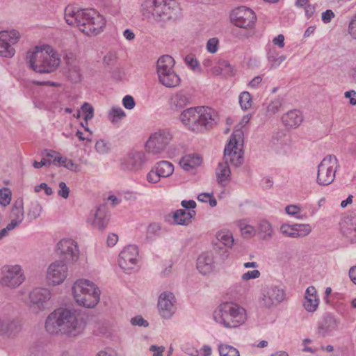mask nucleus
Segmentation results:
<instances>
[{
  "instance_id": "1a4fd4ad",
  "label": "nucleus",
  "mask_w": 356,
  "mask_h": 356,
  "mask_svg": "<svg viewBox=\"0 0 356 356\" xmlns=\"http://www.w3.org/2000/svg\"><path fill=\"white\" fill-rule=\"evenodd\" d=\"M338 160L334 155H327L318 165L316 182L321 186H327L332 184L335 178L338 168Z\"/></svg>"
},
{
  "instance_id": "e2e57ef3",
  "label": "nucleus",
  "mask_w": 356,
  "mask_h": 356,
  "mask_svg": "<svg viewBox=\"0 0 356 356\" xmlns=\"http://www.w3.org/2000/svg\"><path fill=\"white\" fill-rule=\"evenodd\" d=\"M160 229L161 227L158 223H152L147 227V235L150 236L155 235L160 231Z\"/></svg>"
},
{
  "instance_id": "79ce46f5",
  "label": "nucleus",
  "mask_w": 356,
  "mask_h": 356,
  "mask_svg": "<svg viewBox=\"0 0 356 356\" xmlns=\"http://www.w3.org/2000/svg\"><path fill=\"white\" fill-rule=\"evenodd\" d=\"M42 207L38 202H31L27 212V218L31 220L38 218L42 212Z\"/></svg>"
},
{
  "instance_id": "dca6fc26",
  "label": "nucleus",
  "mask_w": 356,
  "mask_h": 356,
  "mask_svg": "<svg viewBox=\"0 0 356 356\" xmlns=\"http://www.w3.org/2000/svg\"><path fill=\"white\" fill-rule=\"evenodd\" d=\"M286 299L285 291L277 286L270 285L262 291L261 303L266 308L277 307Z\"/></svg>"
},
{
  "instance_id": "423d86ee",
  "label": "nucleus",
  "mask_w": 356,
  "mask_h": 356,
  "mask_svg": "<svg viewBox=\"0 0 356 356\" xmlns=\"http://www.w3.org/2000/svg\"><path fill=\"white\" fill-rule=\"evenodd\" d=\"M72 293L77 304L87 308L94 307L100 300L99 289L88 280L76 281L72 286Z\"/></svg>"
},
{
  "instance_id": "c9c22d12",
  "label": "nucleus",
  "mask_w": 356,
  "mask_h": 356,
  "mask_svg": "<svg viewBox=\"0 0 356 356\" xmlns=\"http://www.w3.org/2000/svg\"><path fill=\"white\" fill-rule=\"evenodd\" d=\"M218 350L220 356H240L238 349L228 344H218Z\"/></svg>"
},
{
  "instance_id": "9b49d317",
  "label": "nucleus",
  "mask_w": 356,
  "mask_h": 356,
  "mask_svg": "<svg viewBox=\"0 0 356 356\" xmlns=\"http://www.w3.org/2000/svg\"><path fill=\"white\" fill-rule=\"evenodd\" d=\"M172 139V135L166 129L152 133L145 143L146 151L152 154L163 152Z\"/></svg>"
},
{
  "instance_id": "aec40b11",
  "label": "nucleus",
  "mask_w": 356,
  "mask_h": 356,
  "mask_svg": "<svg viewBox=\"0 0 356 356\" xmlns=\"http://www.w3.org/2000/svg\"><path fill=\"white\" fill-rule=\"evenodd\" d=\"M20 330V323L15 318L4 314H0V336L13 337Z\"/></svg>"
},
{
  "instance_id": "72a5a7b5",
  "label": "nucleus",
  "mask_w": 356,
  "mask_h": 356,
  "mask_svg": "<svg viewBox=\"0 0 356 356\" xmlns=\"http://www.w3.org/2000/svg\"><path fill=\"white\" fill-rule=\"evenodd\" d=\"M156 172L160 174L161 178H166L171 176L174 172V165L168 161H161L154 165Z\"/></svg>"
},
{
  "instance_id": "2f4dec72",
  "label": "nucleus",
  "mask_w": 356,
  "mask_h": 356,
  "mask_svg": "<svg viewBox=\"0 0 356 356\" xmlns=\"http://www.w3.org/2000/svg\"><path fill=\"white\" fill-rule=\"evenodd\" d=\"M175 60L169 55H163L159 57L156 63V73L159 74L163 71L170 70L175 67Z\"/></svg>"
},
{
  "instance_id": "2eb2a0df",
  "label": "nucleus",
  "mask_w": 356,
  "mask_h": 356,
  "mask_svg": "<svg viewBox=\"0 0 356 356\" xmlns=\"http://www.w3.org/2000/svg\"><path fill=\"white\" fill-rule=\"evenodd\" d=\"M138 247L134 245H129L120 252L118 264L124 272L131 273L138 268Z\"/></svg>"
},
{
  "instance_id": "e433bc0d",
  "label": "nucleus",
  "mask_w": 356,
  "mask_h": 356,
  "mask_svg": "<svg viewBox=\"0 0 356 356\" xmlns=\"http://www.w3.org/2000/svg\"><path fill=\"white\" fill-rule=\"evenodd\" d=\"M125 117L124 111L120 107H113L109 112L108 118L114 124H118Z\"/></svg>"
},
{
  "instance_id": "603ef678",
  "label": "nucleus",
  "mask_w": 356,
  "mask_h": 356,
  "mask_svg": "<svg viewBox=\"0 0 356 356\" xmlns=\"http://www.w3.org/2000/svg\"><path fill=\"white\" fill-rule=\"evenodd\" d=\"M219 40L217 38H210L207 42V50L211 53L214 54L218 49Z\"/></svg>"
},
{
  "instance_id": "473e14b6",
  "label": "nucleus",
  "mask_w": 356,
  "mask_h": 356,
  "mask_svg": "<svg viewBox=\"0 0 356 356\" xmlns=\"http://www.w3.org/2000/svg\"><path fill=\"white\" fill-rule=\"evenodd\" d=\"M216 173L218 181L220 184L229 181L231 174L229 164L225 161L219 163Z\"/></svg>"
},
{
  "instance_id": "ea45409f",
  "label": "nucleus",
  "mask_w": 356,
  "mask_h": 356,
  "mask_svg": "<svg viewBox=\"0 0 356 356\" xmlns=\"http://www.w3.org/2000/svg\"><path fill=\"white\" fill-rule=\"evenodd\" d=\"M319 305V299L318 298H304L302 302L303 307L308 312H314Z\"/></svg>"
},
{
  "instance_id": "864d4df0",
  "label": "nucleus",
  "mask_w": 356,
  "mask_h": 356,
  "mask_svg": "<svg viewBox=\"0 0 356 356\" xmlns=\"http://www.w3.org/2000/svg\"><path fill=\"white\" fill-rule=\"evenodd\" d=\"M282 101L280 99H275L267 106V112L270 114H275L280 111Z\"/></svg>"
},
{
  "instance_id": "a878e982",
  "label": "nucleus",
  "mask_w": 356,
  "mask_h": 356,
  "mask_svg": "<svg viewBox=\"0 0 356 356\" xmlns=\"http://www.w3.org/2000/svg\"><path fill=\"white\" fill-rule=\"evenodd\" d=\"M343 234L352 243H356V216L347 217L341 223Z\"/></svg>"
},
{
  "instance_id": "7ed1b4c3",
  "label": "nucleus",
  "mask_w": 356,
  "mask_h": 356,
  "mask_svg": "<svg viewBox=\"0 0 356 356\" xmlns=\"http://www.w3.org/2000/svg\"><path fill=\"white\" fill-rule=\"evenodd\" d=\"M217 119L216 111L204 106L186 108L179 115V120L184 127L197 133H202L213 128L217 123Z\"/></svg>"
},
{
  "instance_id": "c03bdc74",
  "label": "nucleus",
  "mask_w": 356,
  "mask_h": 356,
  "mask_svg": "<svg viewBox=\"0 0 356 356\" xmlns=\"http://www.w3.org/2000/svg\"><path fill=\"white\" fill-rule=\"evenodd\" d=\"M239 103L243 110H248L252 106V100L248 92H243L239 96Z\"/></svg>"
},
{
  "instance_id": "c756f323",
  "label": "nucleus",
  "mask_w": 356,
  "mask_h": 356,
  "mask_svg": "<svg viewBox=\"0 0 356 356\" xmlns=\"http://www.w3.org/2000/svg\"><path fill=\"white\" fill-rule=\"evenodd\" d=\"M202 158L198 154H186L183 156L179 164L181 168L188 172H193V170L202 164Z\"/></svg>"
},
{
  "instance_id": "0eeeda50",
  "label": "nucleus",
  "mask_w": 356,
  "mask_h": 356,
  "mask_svg": "<svg viewBox=\"0 0 356 356\" xmlns=\"http://www.w3.org/2000/svg\"><path fill=\"white\" fill-rule=\"evenodd\" d=\"M243 132L236 129L230 136L228 144L224 149L223 159L235 167L240 166L243 162Z\"/></svg>"
},
{
  "instance_id": "6e6552de",
  "label": "nucleus",
  "mask_w": 356,
  "mask_h": 356,
  "mask_svg": "<svg viewBox=\"0 0 356 356\" xmlns=\"http://www.w3.org/2000/svg\"><path fill=\"white\" fill-rule=\"evenodd\" d=\"M172 2V0H145L141 6L143 14L158 21L169 19Z\"/></svg>"
},
{
  "instance_id": "338daca9",
  "label": "nucleus",
  "mask_w": 356,
  "mask_h": 356,
  "mask_svg": "<svg viewBox=\"0 0 356 356\" xmlns=\"http://www.w3.org/2000/svg\"><path fill=\"white\" fill-rule=\"evenodd\" d=\"M345 97L346 98H349L350 99V104L351 105H356V98H355V96H356V92L353 90H349V91H346L344 94Z\"/></svg>"
},
{
  "instance_id": "3c124183",
  "label": "nucleus",
  "mask_w": 356,
  "mask_h": 356,
  "mask_svg": "<svg viewBox=\"0 0 356 356\" xmlns=\"http://www.w3.org/2000/svg\"><path fill=\"white\" fill-rule=\"evenodd\" d=\"M161 178L160 174L156 172V169L154 166L152 167L147 175V181L151 184H156L159 182Z\"/></svg>"
},
{
  "instance_id": "39448f33",
  "label": "nucleus",
  "mask_w": 356,
  "mask_h": 356,
  "mask_svg": "<svg viewBox=\"0 0 356 356\" xmlns=\"http://www.w3.org/2000/svg\"><path fill=\"white\" fill-rule=\"evenodd\" d=\"M214 321L226 328H236L247 320L245 309L233 302L221 303L213 314Z\"/></svg>"
},
{
  "instance_id": "052dcab7",
  "label": "nucleus",
  "mask_w": 356,
  "mask_h": 356,
  "mask_svg": "<svg viewBox=\"0 0 356 356\" xmlns=\"http://www.w3.org/2000/svg\"><path fill=\"white\" fill-rule=\"evenodd\" d=\"M122 104L125 108L131 110L135 106V101L133 97L126 95L122 99Z\"/></svg>"
},
{
  "instance_id": "bf43d9fd",
  "label": "nucleus",
  "mask_w": 356,
  "mask_h": 356,
  "mask_svg": "<svg viewBox=\"0 0 356 356\" xmlns=\"http://www.w3.org/2000/svg\"><path fill=\"white\" fill-rule=\"evenodd\" d=\"M334 17V13L330 9L326 10L321 14V19L324 24L330 23Z\"/></svg>"
},
{
  "instance_id": "6e6d98bb",
  "label": "nucleus",
  "mask_w": 356,
  "mask_h": 356,
  "mask_svg": "<svg viewBox=\"0 0 356 356\" xmlns=\"http://www.w3.org/2000/svg\"><path fill=\"white\" fill-rule=\"evenodd\" d=\"M59 190L58 194L59 196L64 199H67L69 197L70 188L67 186L66 184L63 181H60L58 184Z\"/></svg>"
},
{
  "instance_id": "774afa93",
  "label": "nucleus",
  "mask_w": 356,
  "mask_h": 356,
  "mask_svg": "<svg viewBox=\"0 0 356 356\" xmlns=\"http://www.w3.org/2000/svg\"><path fill=\"white\" fill-rule=\"evenodd\" d=\"M273 42L280 48H283L284 47V36L282 34L278 35L273 40Z\"/></svg>"
},
{
  "instance_id": "0e129e2a",
  "label": "nucleus",
  "mask_w": 356,
  "mask_h": 356,
  "mask_svg": "<svg viewBox=\"0 0 356 356\" xmlns=\"http://www.w3.org/2000/svg\"><path fill=\"white\" fill-rule=\"evenodd\" d=\"M348 32L353 38L356 39V16L349 23Z\"/></svg>"
},
{
  "instance_id": "4be33fe9",
  "label": "nucleus",
  "mask_w": 356,
  "mask_h": 356,
  "mask_svg": "<svg viewBox=\"0 0 356 356\" xmlns=\"http://www.w3.org/2000/svg\"><path fill=\"white\" fill-rule=\"evenodd\" d=\"M339 325V321L332 314H326L323 319L318 322L317 333L323 337L330 335L336 330Z\"/></svg>"
},
{
  "instance_id": "680f3d73",
  "label": "nucleus",
  "mask_w": 356,
  "mask_h": 356,
  "mask_svg": "<svg viewBox=\"0 0 356 356\" xmlns=\"http://www.w3.org/2000/svg\"><path fill=\"white\" fill-rule=\"evenodd\" d=\"M131 323L133 325L147 327L149 323L142 316H137L131 319Z\"/></svg>"
},
{
  "instance_id": "5701e85b",
  "label": "nucleus",
  "mask_w": 356,
  "mask_h": 356,
  "mask_svg": "<svg viewBox=\"0 0 356 356\" xmlns=\"http://www.w3.org/2000/svg\"><path fill=\"white\" fill-rule=\"evenodd\" d=\"M92 220L88 219L94 228L99 230L104 229L109 221V215L106 208L104 206H100L97 209L93 214H92Z\"/></svg>"
},
{
  "instance_id": "c85d7f7f",
  "label": "nucleus",
  "mask_w": 356,
  "mask_h": 356,
  "mask_svg": "<svg viewBox=\"0 0 356 356\" xmlns=\"http://www.w3.org/2000/svg\"><path fill=\"white\" fill-rule=\"evenodd\" d=\"M282 120L284 126L289 128H296L300 125L303 118L300 111L294 109L283 115Z\"/></svg>"
},
{
  "instance_id": "7c9ffc66",
  "label": "nucleus",
  "mask_w": 356,
  "mask_h": 356,
  "mask_svg": "<svg viewBox=\"0 0 356 356\" xmlns=\"http://www.w3.org/2000/svg\"><path fill=\"white\" fill-rule=\"evenodd\" d=\"M195 215V211L193 210L186 211L184 209H179L174 213L173 218L177 225H186L191 222Z\"/></svg>"
},
{
  "instance_id": "8fccbe9b",
  "label": "nucleus",
  "mask_w": 356,
  "mask_h": 356,
  "mask_svg": "<svg viewBox=\"0 0 356 356\" xmlns=\"http://www.w3.org/2000/svg\"><path fill=\"white\" fill-rule=\"evenodd\" d=\"M280 232L285 236L290 238H296L294 224H283L280 226Z\"/></svg>"
},
{
  "instance_id": "f03ea898",
  "label": "nucleus",
  "mask_w": 356,
  "mask_h": 356,
  "mask_svg": "<svg viewBox=\"0 0 356 356\" xmlns=\"http://www.w3.org/2000/svg\"><path fill=\"white\" fill-rule=\"evenodd\" d=\"M64 17L67 24L77 27L87 35L100 33L106 24L104 17L94 9H81L67 6Z\"/></svg>"
},
{
  "instance_id": "393cba45",
  "label": "nucleus",
  "mask_w": 356,
  "mask_h": 356,
  "mask_svg": "<svg viewBox=\"0 0 356 356\" xmlns=\"http://www.w3.org/2000/svg\"><path fill=\"white\" fill-rule=\"evenodd\" d=\"M214 268L213 254L207 252L201 254L197 259V269L203 275H207Z\"/></svg>"
},
{
  "instance_id": "4c0bfd02",
  "label": "nucleus",
  "mask_w": 356,
  "mask_h": 356,
  "mask_svg": "<svg viewBox=\"0 0 356 356\" xmlns=\"http://www.w3.org/2000/svg\"><path fill=\"white\" fill-rule=\"evenodd\" d=\"M216 238L220 243L225 247L231 248L234 243L232 234L229 232H219L216 234Z\"/></svg>"
},
{
  "instance_id": "4468645a",
  "label": "nucleus",
  "mask_w": 356,
  "mask_h": 356,
  "mask_svg": "<svg viewBox=\"0 0 356 356\" xmlns=\"http://www.w3.org/2000/svg\"><path fill=\"white\" fill-rule=\"evenodd\" d=\"M56 254L67 263H75L79 258L77 243L72 238H63L56 245Z\"/></svg>"
},
{
  "instance_id": "49530a36",
  "label": "nucleus",
  "mask_w": 356,
  "mask_h": 356,
  "mask_svg": "<svg viewBox=\"0 0 356 356\" xmlns=\"http://www.w3.org/2000/svg\"><path fill=\"white\" fill-rule=\"evenodd\" d=\"M11 201V192L8 188L0 189V204L3 207L8 206Z\"/></svg>"
},
{
  "instance_id": "a18cd8bd",
  "label": "nucleus",
  "mask_w": 356,
  "mask_h": 356,
  "mask_svg": "<svg viewBox=\"0 0 356 356\" xmlns=\"http://www.w3.org/2000/svg\"><path fill=\"white\" fill-rule=\"evenodd\" d=\"M184 61L190 69H191L194 72H201V67L199 64V62L195 58V56L192 54L187 55L185 58Z\"/></svg>"
},
{
  "instance_id": "f257e3e1",
  "label": "nucleus",
  "mask_w": 356,
  "mask_h": 356,
  "mask_svg": "<svg viewBox=\"0 0 356 356\" xmlns=\"http://www.w3.org/2000/svg\"><path fill=\"white\" fill-rule=\"evenodd\" d=\"M83 314L73 308H58L51 312L44 323L45 330L50 334H63L69 337L81 335L86 329Z\"/></svg>"
},
{
  "instance_id": "f8f14e48",
  "label": "nucleus",
  "mask_w": 356,
  "mask_h": 356,
  "mask_svg": "<svg viewBox=\"0 0 356 356\" xmlns=\"http://www.w3.org/2000/svg\"><path fill=\"white\" fill-rule=\"evenodd\" d=\"M51 291L44 287H37L29 294V307L35 314L48 309L51 305Z\"/></svg>"
},
{
  "instance_id": "69168bd1",
  "label": "nucleus",
  "mask_w": 356,
  "mask_h": 356,
  "mask_svg": "<svg viewBox=\"0 0 356 356\" xmlns=\"http://www.w3.org/2000/svg\"><path fill=\"white\" fill-rule=\"evenodd\" d=\"M165 350L163 346H156L152 345L149 348V350L153 353V356H162Z\"/></svg>"
},
{
  "instance_id": "bb28decb",
  "label": "nucleus",
  "mask_w": 356,
  "mask_h": 356,
  "mask_svg": "<svg viewBox=\"0 0 356 356\" xmlns=\"http://www.w3.org/2000/svg\"><path fill=\"white\" fill-rule=\"evenodd\" d=\"M190 102L191 97L189 94L183 90H180L171 96L170 104L172 109L179 111L187 106Z\"/></svg>"
},
{
  "instance_id": "4d7b16f0",
  "label": "nucleus",
  "mask_w": 356,
  "mask_h": 356,
  "mask_svg": "<svg viewBox=\"0 0 356 356\" xmlns=\"http://www.w3.org/2000/svg\"><path fill=\"white\" fill-rule=\"evenodd\" d=\"M285 211L289 216H296V218H300L297 215L300 213L301 209L298 205L291 204L286 207Z\"/></svg>"
},
{
  "instance_id": "412c9836",
  "label": "nucleus",
  "mask_w": 356,
  "mask_h": 356,
  "mask_svg": "<svg viewBox=\"0 0 356 356\" xmlns=\"http://www.w3.org/2000/svg\"><path fill=\"white\" fill-rule=\"evenodd\" d=\"M175 296L170 292L162 293L158 301V307L161 316L165 318H170L175 312Z\"/></svg>"
},
{
  "instance_id": "de8ad7c7",
  "label": "nucleus",
  "mask_w": 356,
  "mask_h": 356,
  "mask_svg": "<svg viewBox=\"0 0 356 356\" xmlns=\"http://www.w3.org/2000/svg\"><path fill=\"white\" fill-rule=\"evenodd\" d=\"M95 148L97 152H98L100 154H108L111 149L110 144L108 142L102 139L96 142Z\"/></svg>"
},
{
  "instance_id": "13d9d810",
  "label": "nucleus",
  "mask_w": 356,
  "mask_h": 356,
  "mask_svg": "<svg viewBox=\"0 0 356 356\" xmlns=\"http://www.w3.org/2000/svg\"><path fill=\"white\" fill-rule=\"evenodd\" d=\"M261 273L258 270H253L248 271L242 275L241 279L244 281H248L251 279H256L259 277Z\"/></svg>"
},
{
  "instance_id": "ddd939ff",
  "label": "nucleus",
  "mask_w": 356,
  "mask_h": 356,
  "mask_svg": "<svg viewBox=\"0 0 356 356\" xmlns=\"http://www.w3.org/2000/svg\"><path fill=\"white\" fill-rule=\"evenodd\" d=\"M146 162L144 152L132 149L120 160V168L124 172H136L143 168Z\"/></svg>"
},
{
  "instance_id": "5fc2aeb1",
  "label": "nucleus",
  "mask_w": 356,
  "mask_h": 356,
  "mask_svg": "<svg viewBox=\"0 0 356 356\" xmlns=\"http://www.w3.org/2000/svg\"><path fill=\"white\" fill-rule=\"evenodd\" d=\"M219 66L223 72V74L226 76L232 75V67L230 63L226 60H220L218 61Z\"/></svg>"
},
{
  "instance_id": "a211bd4d",
  "label": "nucleus",
  "mask_w": 356,
  "mask_h": 356,
  "mask_svg": "<svg viewBox=\"0 0 356 356\" xmlns=\"http://www.w3.org/2000/svg\"><path fill=\"white\" fill-rule=\"evenodd\" d=\"M231 19L236 26L247 29L254 26L256 15L250 8L242 6L233 10Z\"/></svg>"
},
{
  "instance_id": "09e8293b",
  "label": "nucleus",
  "mask_w": 356,
  "mask_h": 356,
  "mask_svg": "<svg viewBox=\"0 0 356 356\" xmlns=\"http://www.w3.org/2000/svg\"><path fill=\"white\" fill-rule=\"evenodd\" d=\"M82 112L84 113V120L86 125H88V120H91L94 116V108L88 103H84L81 106Z\"/></svg>"
},
{
  "instance_id": "f704fd0d",
  "label": "nucleus",
  "mask_w": 356,
  "mask_h": 356,
  "mask_svg": "<svg viewBox=\"0 0 356 356\" xmlns=\"http://www.w3.org/2000/svg\"><path fill=\"white\" fill-rule=\"evenodd\" d=\"M258 232L264 240L273 237V229L271 224L266 220H261L258 223Z\"/></svg>"
},
{
  "instance_id": "9d476101",
  "label": "nucleus",
  "mask_w": 356,
  "mask_h": 356,
  "mask_svg": "<svg viewBox=\"0 0 356 356\" xmlns=\"http://www.w3.org/2000/svg\"><path fill=\"white\" fill-rule=\"evenodd\" d=\"M0 284L3 287L16 289L25 280L24 272L20 265H5L1 269Z\"/></svg>"
},
{
  "instance_id": "6ab92c4d",
  "label": "nucleus",
  "mask_w": 356,
  "mask_h": 356,
  "mask_svg": "<svg viewBox=\"0 0 356 356\" xmlns=\"http://www.w3.org/2000/svg\"><path fill=\"white\" fill-rule=\"evenodd\" d=\"M67 275V267L61 260L51 263L47 270V280L54 286L63 283Z\"/></svg>"
},
{
  "instance_id": "a19ab883",
  "label": "nucleus",
  "mask_w": 356,
  "mask_h": 356,
  "mask_svg": "<svg viewBox=\"0 0 356 356\" xmlns=\"http://www.w3.org/2000/svg\"><path fill=\"white\" fill-rule=\"evenodd\" d=\"M296 238L305 237L312 232V227L309 224H294Z\"/></svg>"
},
{
  "instance_id": "cd10ccee",
  "label": "nucleus",
  "mask_w": 356,
  "mask_h": 356,
  "mask_svg": "<svg viewBox=\"0 0 356 356\" xmlns=\"http://www.w3.org/2000/svg\"><path fill=\"white\" fill-rule=\"evenodd\" d=\"M24 218V207L22 200H17L12 207L10 218V224L16 228L23 221Z\"/></svg>"
},
{
  "instance_id": "58836bf2",
  "label": "nucleus",
  "mask_w": 356,
  "mask_h": 356,
  "mask_svg": "<svg viewBox=\"0 0 356 356\" xmlns=\"http://www.w3.org/2000/svg\"><path fill=\"white\" fill-rule=\"evenodd\" d=\"M242 235L245 238H250L255 234L254 227L249 224L245 220H240L238 223Z\"/></svg>"
},
{
  "instance_id": "b1692460",
  "label": "nucleus",
  "mask_w": 356,
  "mask_h": 356,
  "mask_svg": "<svg viewBox=\"0 0 356 356\" xmlns=\"http://www.w3.org/2000/svg\"><path fill=\"white\" fill-rule=\"evenodd\" d=\"M159 82L166 88H175L180 85L181 79L172 68L157 74Z\"/></svg>"
},
{
  "instance_id": "20e7f679",
  "label": "nucleus",
  "mask_w": 356,
  "mask_h": 356,
  "mask_svg": "<svg viewBox=\"0 0 356 356\" xmlns=\"http://www.w3.org/2000/svg\"><path fill=\"white\" fill-rule=\"evenodd\" d=\"M25 60L31 70L40 74L54 72L60 61L58 54L49 46L35 47L29 49Z\"/></svg>"
},
{
  "instance_id": "37998d69",
  "label": "nucleus",
  "mask_w": 356,
  "mask_h": 356,
  "mask_svg": "<svg viewBox=\"0 0 356 356\" xmlns=\"http://www.w3.org/2000/svg\"><path fill=\"white\" fill-rule=\"evenodd\" d=\"M286 59V56L281 55L277 56L275 51H270L268 53V60L270 63V68H277Z\"/></svg>"
},
{
  "instance_id": "f3484780",
  "label": "nucleus",
  "mask_w": 356,
  "mask_h": 356,
  "mask_svg": "<svg viewBox=\"0 0 356 356\" xmlns=\"http://www.w3.org/2000/svg\"><path fill=\"white\" fill-rule=\"evenodd\" d=\"M19 38V33L16 30L1 31L0 56L5 58L13 57L15 52L13 45L17 44Z\"/></svg>"
}]
</instances>
